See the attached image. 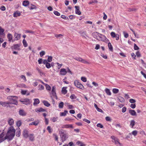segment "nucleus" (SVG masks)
Segmentation results:
<instances>
[{
	"label": "nucleus",
	"mask_w": 146,
	"mask_h": 146,
	"mask_svg": "<svg viewBox=\"0 0 146 146\" xmlns=\"http://www.w3.org/2000/svg\"><path fill=\"white\" fill-rule=\"evenodd\" d=\"M55 64L57 65L58 66L57 67L58 69H60L62 65V64H60L58 62H56Z\"/></svg>",
	"instance_id": "55"
},
{
	"label": "nucleus",
	"mask_w": 146,
	"mask_h": 146,
	"mask_svg": "<svg viewBox=\"0 0 146 146\" xmlns=\"http://www.w3.org/2000/svg\"><path fill=\"white\" fill-rule=\"evenodd\" d=\"M29 131L28 130L26 129H25L24 130L23 135L24 137L25 138H27L28 137L29 135Z\"/></svg>",
	"instance_id": "12"
},
{
	"label": "nucleus",
	"mask_w": 146,
	"mask_h": 146,
	"mask_svg": "<svg viewBox=\"0 0 146 146\" xmlns=\"http://www.w3.org/2000/svg\"><path fill=\"white\" fill-rule=\"evenodd\" d=\"M111 36L112 38H115V40H118L119 39V35L118 34H116L113 32H112L110 33Z\"/></svg>",
	"instance_id": "9"
},
{
	"label": "nucleus",
	"mask_w": 146,
	"mask_h": 146,
	"mask_svg": "<svg viewBox=\"0 0 146 146\" xmlns=\"http://www.w3.org/2000/svg\"><path fill=\"white\" fill-rule=\"evenodd\" d=\"M74 59L78 61L81 62L82 63H83L88 64H90V63L88 62L86 60L82 59L81 58L76 57L74 58Z\"/></svg>",
	"instance_id": "8"
},
{
	"label": "nucleus",
	"mask_w": 146,
	"mask_h": 146,
	"mask_svg": "<svg viewBox=\"0 0 146 146\" xmlns=\"http://www.w3.org/2000/svg\"><path fill=\"white\" fill-rule=\"evenodd\" d=\"M20 77L21 79H22L24 80V82H26L27 81V80L25 76L21 75L20 76Z\"/></svg>",
	"instance_id": "43"
},
{
	"label": "nucleus",
	"mask_w": 146,
	"mask_h": 146,
	"mask_svg": "<svg viewBox=\"0 0 146 146\" xmlns=\"http://www.w3.org/2000/svg\"><path fill=\"white\" fill-rule=\"evenodd\" d=\"M21 46V44H16L13 45L11 47V49H13L15 50H20V48L19 47Z\"/></svg>",
	"instance_id": "13"
},
{
	"label": "nucleus",
	"mask_w": 146,
	"mask_h": 146,
	"mask_svg": "<svg viewBox=\"0 0 146 146\" xmlns=\"http://www.w3.org/2000/svg\"><path fill=\"white\" fill-rule=\"evenodd\" d=\"M125 98L127 99H128V98H130V96H129V95L128 94H124V96Z\"/></svg>",
	"instance_id": "60"
},
{
	"label": "nucleus",
	"mask_w": 146,
	"mask_h": 146,
	"mask_svg": "<svg viewBox=\"0 0 146 146\" xmlns=\"http://www.w3.org/2000/svg\"><path fill=\"white\" fill-rule=\"evenodd\" d=\"M105 91L106 94L108 95H111V93L110 90L107 88H106L105 89Z\"/></svg>",
	"instance_id": "35"
},
{
	"label": "nucleus",
	"mask_w": 146,
	"mask_h": 146,
	"mask_svg": "<svg viewBox=\"0 0 146 146\" xmlns=\"http://www.w3.org/2000/svg\"><path fill=\"white\" fill-rule=\"evenodd\" d=\"M119 91V90L117 88H113L112 90V92L114 94L117 93Z\"/></svg>",
	"instance_id": "45"
},
{
	"label": "nucleus",
	"mask_w": 146,
	"mask_h": 146,
	"mask_svg": "<svg viewBox=\"0 0 146 146\" xmlns=\"http://www.w3.org/2000/svg\"><path fill=\"white\" fill-rule=\"evenodd\" d=\"M15 130L13 126H11L9 127L6 134V139L8 141L13 139L15 136Z\"/></svg>",
	"instance_id": "1"
},
{
	"label": "nucleus",
	"mask_w": 146,
	"mask_h": 146,
	"mask_svg": "<svg viewBox=\"0 0 146 146\" xmlns=\"http://www.w3.org/2000/svg\"><path fill=\"white\" fill-rule=\"evenodd\" d=\"M21 34L15 33L14 35L15 38L16 40H18L21 38Z\"/></svg>",
	"instance_id": "20"
},
{
	"label": "nucleus",
	"mask_w": 146,
	"mask_h": 146,
	"mask_svg": "<svg viewBox=\"0 0 146 146\" xmlns=\"http://www.w3.org/2000/svg\"><path fill=\"white\" fill-rule=\"evenodd\" d=\"M53 13L56 16H59L60 15V13L57 11H54Z\"/></svg>",
	"instance_id": "59"
},
{
	"label": "nucleus",
	"mask_w": 146,
	"mask_h": 146,
	"mask_svg": "<svg viewBox=\"0 0 146 146\" xmlns=\"http://www.w3.org/2000/svg\"><path fill=\"white\" fill-rule=\"evenodd\" d=\"M135 124V121L134 120H131L130 121L129 126L131 128H133Z\"/></svg>",
	"instance_id": "23"
},
{
	"label": "nucleus",
	"mask_w": 146,
	"mask_h": 146,
	"mask_svg": "<svg viewBox=\"0 0 146 146\" xmlns=\"http://www.w3.org/2000/svg\"><path fill=\"white\" fill-rule=\"evenodd\" d=\"M8 124L10 126H12L14 123V121L12 118L10 117L7 120Z\"/></svg>",
	"instance_id": "15"
},
{
	"label": "nucleus",
	"mask_w": 146,
	"mask_h": 146,
	"mask_svg": "<svg viewBox=\"0 0 146 146\" xmlns=\"http://www.w3.org/2000/svg\"><path fill=\"white\" fill-rule=\"evenodd\" d=\"M67 87H63L62 89V92L64 94H66L67 93Z\"/></svg>",
	"instance_id": "27"
},
{
	"label": "nucleus",
	"mask_w": 146,
	"mask_h": 146,
	"mask_svg": "<svg viewBox=\"0 0 146 146\" xmlns=\"http://www.w3.org/2000/svg\"><path fill=\"white\" fill-rule=\"evenodd\" d=\"M81 80L84 82H86L87 81V79L86 78L82 77L81 78Z\"/></svg>",
	"instance_id": "63"
},
{
	"label": "nucleus",
	"mask_w": 146,
	"mask_h": 146,
	"mask_svg": "<svg viewBox=\"0 0 146 146\" xmlns=\"http://www.w3.org/2000/svg\"><path fill=\"white\" fill-rule=\"evenodd\" d=\"M29 4V2L28 1L25 0L23 1V5L25 6L26 7Z\"/></svg>",
	"instance_id": "32"
},
{
	"label": "nucleus",
	"mask_w": 146,
	"mask_h": 146,
	"mask_svg": "<svg viewBox=\"0 0 146 146\" xmlns=\"http://www.w3.org/2000/svg\"><path fill=\"white\" fill-rule=\"evenodd\" d=\"M138 131L136 130H135L132 131L131 132V134H132L135 137L137 135Z\"/></svg>",
	"instance_id": "42"
},
{
	"label": "nucleus",
	"mask_w": 146,
	"mask_h": 146,
	"mask_svg": "<svg viewBox=\"0 0 146 146\" xmlns=\"http://www.w3.org/2000/svg\"><path fill=\"white\" fill-rule=\"evenodd\" d=\"M118 101L121 103L124 102H125L124 98L121 96H119L118 98Z\"/></svg>",
	"instance_id": "33"
},
{
	"label": "nucleus",
	"mask_w": 146,
	"mask_h": 146,
	"mask_svg": "<svg viewBox=\"0 0 146 146\" xmlns=\"http://www.w3.org/2000/svg\"><path fill=\"white\" fill-rule=\"evenodd\" d=\"M51 94L52 95V96L53 97H55L56 99H57L56 93V87H55V86H53L52 87V90L51 92Z\"/></svg>",
	"instance_id": "10"
},
{
	"label": "nucleus",
	"mask_w": 146,
	"mask_h": 146,
	"mask_svg": "<svg viewBox=\"0 0 146 146\" xmlns=\"http://www.w3.org/2000/svg\"><path fill=\"white\" fill-rule=\"evenodd\" d=\"M132 138V137L131 135V133H129L125 137V139H131Z\"/></svg>",
	"instance_id": "44"
},
{
	"label": "nucleus",
	"mask_w": 146,
	"mask_h": 146,
	"mask_svg": "<svg viewBox=\"0 0 146 146\" xmlns=\"http://www.w3.org/2000/svg\"><path fill=\"white\" fill-rule=\"evenodd\" d=\"M67 73L66 69L65 68H62L59 72L60 74L62 76L65 75Z\"/></svg>",
	"instance_id": "14"
},
{
	"label": "nucleus",
	"mask_w": 146,
	"mask_h": 146,
	"mask_svg": "<svg viewBox=\"0 0 146 146\" xmlns=\"http://www.w3.org/2000/svg\"><path fill=\"white\" fill-rule=\"evenodd\" d=\"M108 46L109 49L111 51H112L113 50V48L110 42H109L108 44Z\"/></svg>",
	"instance_id": "38"
},
{
	"label": "nucleus",
	"mask_w": 146,
	"mask_h": 146,
	"mask_svg": "<svg viewBox=\"0 0 146 146\" xmlns=\"http://www.w3.org/2000/svg\"><path fill=\"white\" fill-rule=\"evenodd\" d=\"M38 90H42L44 89V87L42 85H39L38 86Z\"/></svg>",
	"instance_id": "40"
},
{
	"label": "nucleus",
	"mask_w": 146,
	"mask_h": 146,
	"mask_svg": "<svg viewBox=\"0 0 146 146\" xmlns=\"http://www.w3.org/2000/svg\"><path fill=\"white\" fill-rule=\"evenodd\" d=\"M7 37L8 39V40L9 42H11L13 38V36L11 34L9 33L7 35Z\"/></svg>",
	"instance_id": "26"
},
{
	"label": "nucleus",
	"mask_w": 146,
	"mask_h": 146,
	"mask_svg": "<svg viewBox=\"0 0 146 146\" xmlns=\"http://www.w3.org/2000/svg\"><path fill=\"white\" fill-rule=\"evenodd\" d=\"M63 128H73V127L72 125V124H66L63 125V127H62Z\"/></svg>",
	"instance_id": "24"
},
{
	"label": "nucleus",
	"mask_w": 146,
	"mask_h": 146,
	"mask_svg": "<svg viewBox=\"0 0 146 146\" xmlns=\"http://www.w3.org/2000/svg\"><path fill=\"white\" fill-rule=\"evenodd\" d=\"M20 102L22 104L27 105L30 104V100L27 98L23 99L22 100H20Z\"/></svg>",
	"instance_id": "11"
},
{
	"label": "nucleus",
	"mask_w": 146,
	"mask_h": 146,
	"mask_svg": "<svg viewBox=\"0 0 146 146\" xmlns=\"http://www.w3.org/2000/svg\"><path fill=\"white\" fill-rule=\"evenodd\" d=\"M22 123L21 121H19L16 123L18 127H20Z\"/></svg>",
	"instance_id": "53"
},
{
	"label": "nucleus",
	"mask_w": 146,
	"mask_h": 146,
	"mask_svg": "<svg viewBox=\"0 0 146 146\" xmlns=\"http://www.w3.org/2000/svg\"><path fill=\"white\" fill-rule=\"evenodd\" d=\"M36 112H44L45 111V110L42 108H40L36 109Z\"/></svg>",
	"instance_id": "31"
},
{
	"label": "nucleus",
	"mask_w": 146,
	"mask_h": 146,
	"mask_svg": "<svg viewBox=\"0 0 146 146\" xmlns=\"http://www.w3.org/2000/svg\"><path fill=\"white\" fill-rule=\"evenodd\" d=\"M59 132L62 141L63 142L68 138V135L65 131L62 130L59 131Z\"/></svg>",
	"instance_id": "2"
},
{
	"label": "nucleus",
	"mask_w": 146,
	"mask_h": 146,
	"mask_svg": "<svg viewBox=\"0 0 146 146\" xmlns=\"http://www.w3.org/2000/svg\"><path fill=\"white\" fill-rule=\"evenodd\" d=\"M29 140L31 141H33L34 140V135L33 134H30L29 135Z\"/></svg>",
	"instance_id": "22"
},
{
	"label": "nucleus",
	"mask_w": 146,
	"mask_h": 146,
	"mask_svg": "<svg viewBox=\"0 0 146 146\" xmlns=\"http://www.w3.org/2000/svg\"><path fill=\"white\" fill-rule=\"evenodd\" d=\"M39 123V121H36L34 122H32L31 123L29 124L30 125H37Z\"/></svg>",
	"instance_id": "29"
},
{
	"label": "nucleus",
	"mask_w": 146,
	"mask_h": 146,
	"mask_svg": "<svg viewBox=\"0 0 146 146\" xmlns=\"http://www.w3.org/2000/svg\"><path fill=\"white\" fill-rule=\"evenodd\" d=\"M9 102H0V104L4 106H5L6 105V104L9 105Z\"/></svg>",
	"instance_id": "41"
},
{
	"label": "nucleus",
	"mask_w": 146,
	"mask_h": 146,
	"mask_svg": "<svg viewBox=\"0 0 146 146\" xmlns=\"http://www.w3.org/2000/svg\"><path fill=\"white\" fill-rule=\"evenodd\" d=\"M47 129L49 133H50L52 132V130L51 129L50 127V126H48L47 127Z\"/></svg>",
	"instance_id": "57"
},
{
	"label": "nucleus",
	"mask_w": 146,
	"mask_h": 146,
	"mask_svg": "<svg viewBox=\"0 0 146 146\" xmlns=\"http://www.w3.org/2000/svg\"><path fill=\"white\" fill-rule=\"evenodd\" d=\"M14 98H17V96H8L7 97V99L9 100V104H13L15 105H17L18 104V102L16 99H14Z\"/></svg>",
	"instance_id": "3"
},
{
	"label": "nucleus",
	"mask_w": 146,
	"mask_h": 146,
	"mask_svg": "<svg viewBox=\"0 0 146 146\" xmlns=\"http://www.w3.org/2000/svg\"><path fill=\"white\" fill-rule=\"evenodd\" d=\"M34 102L33 103V105L35 106L39 104L40 101L38 99H34Z\"/></svg>",
	"instance_id": "25"
},
{
	"label": "nucleus",
	"mask_w": 146,
	"mask_h": 146,
	"mask_svg": "<svg viewBox=\"0 0 146 146\" xmlns=\"http://www.w3.org/2000/svg\"><path fill=\"white\" fill-rule=\"evenodd\" d=\"M6 133L3 131H0V143L6 139L5 135Z\"/></svg>",
	"instance_id": "5"
},
{
	"label": "nucleus",
	"mask_w": 146,
	"mask_h": 146,
	"mask_svg": "<svg viewBox=\"0 0 146 146\" xmlns=\"http://www.w3.org/2000/svg\"><path fill=\"white\" fill-rule=\"evenodd\" d=\"M68 111L67 110H64L63 112H60V116H65L66 115V114L68 113Z\"/></svg>",
	"instance_id": "28"
},
{
	"label": "nucleus",
	"mask_w": 146,
	"mask_h": 146,
	"mask_svg": "<svg viewBox=\"0 0 146 146\" xmlns=\"http://www.w3.org/2000/svg\"><path fill=\"white\" fill-rule=\"evenodd\" d=\"M70 98L72 99H76V97L74 94H72L70 96Z\"/></svg>",
	"instance_id": "51"
},
{
	"label": "nucleus",
	"mask_w": 146,
	"mask_h": 146,
	"mask_svg": "<svg viewBox=\"0 0 146 146\" xmlns=\"http://www.w3.org/2000/svg\"><path fill=\"white\" fill-rule=\"evenodd\" d=\"M58 119V117H54L51 119L50 120L52 121V122H54L57 121V119Z\"/></svg>",
	"instance_id": "46"
},
{
	"label": "nucleus",
	"mask_w": 146,
	"mask_h": 146,
	"mask_svg": "<svg viewBox=\"0 0 146 146\" xmlns=\"http://www.w3.org/2000/svg\"><path fill=\"white\" fill-rule=\"evenodd\" d=\"M21 13L19 11H17L15 12L13 14V16L14 17H16L20 16L21 15Z\"/></svg>",
	"instance_id": "18"
},
{
	"label": "nucleus",
	"mask_w": 146,
	"mask_h": 146,
	"mask_svg": "<svg viewBox=\"0 0 146 146\" xmlns=\"http://www.w3.org/2000/svg\"><path fill=\"white\" fill-rule=\"evenodd\" d=\"M136 10V9L134 8H129L127 9V11L129 12H131V11H135Z\"/></svg>",
	"instance_id": "48"
},
{
	"label": "nucleus",
	"mask_w": 146,
	"mask_h": 146,
	"mask_svg": "<svg viewBox=\"0 0 146 146\" xmlns=\"http://www.w3.org/2000/svg\"><path fill=\"white\" fill-rule=\"evenodd\" d=\"M19 113L20 115L25 116L27 115V113L23 110L20 109L19 111Z\"/></svg>",
	"instance_id": "16"
},
{
	"label": "nucleus",
	"mask_w": 146,
	"mask_h": 146,
	"mask_svg": "<svg viewBox=\"0 0 146 146\" xmlns=\"http://www.w3.org/2000/svg\"><path fill=\"white\" fill-rule=\"evenodd\" d=\"M44 84L46 87V90L48 91H50L51 89V88L50 86L48 84Z\"/></svg>",
	"instance_id": "39"
},
{
	"label": "nucleus",
	"mask_w": 146,
	"mask_h": 146,
	"mask_svg": "<svg viewBox=\"0 0 146 146\" xmlns=\"http://www.w3.org/2000/svg\"><path fill=\"white\" fill-rule=\"evenodd\" d=\"M123 34L125 38H127L129 36L128 34L125 32H123Z\"/></svg>",
	"instance_id": "56"
},
{
	"label": "nucleus",
	"mask_w": 146,
	"mask_h": 146,
	"mask_svg": "<svg viewBox=\"0 0 146 146\" xmlns=\"http://www.w3.org/2000/svg\"><path fill=\"white\" fill-rule=\"evenodd\" d=\"M75 8L76 9L75 12L76 14L80 15L81 14V12L80 11V7L78 6H75Z\"/></svg>",
	"instance_id": "17"
},
{
	"label": "nucleus",
	"mask_w": 146,
	"mask_h": 146,
	"mask_svg": "<svg viewBox=\"0 0 146 146\" xmlns=\"http://www.w3.org/2000/svg\"><path fill=\"white\" fill-rule=\"evenodd\" d=\"M52 58L51 56H48V61L49 62H51L52 61Z\"/></svg>",
	"instance_id": "61"
},
{
	"label": "nucleus",
	"mask_w": 146,
	"mask_h": 146,
	"mask_svg": "<svg viewBox=\"0 0 146 146\" xmlns=\"http://www.w3.org/2000/svg\"><path fill=\"white\" fill-rule=\"evenodd\" d=\"M29 7L30 10H32L34 9H35L36 7L34 5H31V6H29Z\"/></svg>",
	"instance_id": "50"
},
{
	"label": "nucleus",
	"mask_w": 146,
	"mask_h": 146,
	"mask_svg": "<svg viewBox=\"0 0 146 146\" xmlns=\"http://www.w3.org/2000/svg\"><path fill=\"white\" fill-rule=\"evenodd\" d=\"M129 113L132 116H136V113L134 110H129Z\"/></svg>",
	"instance_id": "21"
},
{
	"label": "nucleus",
	"mask_w": 146,
	"mask_h": 146,
	"mask_svg": "<svg viewBox=\"0 0 146 146\" xmlns=\"http://www.w3.org/2000/svg\"><path fill=\"white\" fill-rule=\"evenodd\" d=\"M67 145V146H74V145L72 142H69Z\"/></svg>",
	"instance_id": "64"
},
{
	"label": "nucleus",
	"mask_w": 146,
	"mask_h": 146,
	"mask_svg": "<svg viewBox=\"0 0 146 146\" xmlns=\"http://www.w3.org/2000/svg\"><path fill=\"white\" fill-rule=\"evenodd\" d=\"M23 43L24 47H26L27 46L28 44L25 39H24L23 40Z\"/></svg>",
	"instance_id": "37"
},
{
	"label": "nucleus",
	"mask_w": 146,
	"mask_h": 146,
	"mask_svg": "<svg viewBox=\"0 0 146 146\" xmlns=\"http://www.w3.org/2000/svg\"><path fill=\"white\" fill-rule=\"evenodd\" d=\"M36 69L38 71V72L39 73L40 75L42 76L44 74V73L43 72H42L41 70L40 69V68L38 67H37L36 68Z\"/></svg>",
	"instance_id": "30"
},
{
	"label": "nucleus",
	"mask_w": 146,
	"mask_h": 146,
	"mask_svg": "<svg viewBox=\"0 0 146 146\" xmlns=\"http://www.w3.org/2000/svg\"><path fill=\"white\" fill-rule=\"evenodd\" d=\"M42 103L45 106L47 107H48L50 106V104H49L48 102L46 101H42Z\"/></svg>",
	"instance_id": "34"
},
{
	"label": "nucleus",
	"mask_w": 146,
	"mask_h": 146,
	"mask_svg": "<svg viewBox=\"0 0 146 146\" xmlns=\"http://www.w3.org/2000/svg\"><path fill=\"white\" fill-rule=\"evenodd\" d=\"M61 17L64 19H68V18L67 17H66L64 15H62L61 16Z\"/></svg>",
	"instance_id": "62"
},
{
	"label": "nucleus",
	"mask_w": 146,
	"mask_h": 146,
	"mask_svg": "<svg viewBox=\"0 0 146 146\" xmlns=\"http://www.w3.org/2000/svg\"><path fill=\"white\" fill-rule=\"evenodd\" d=\"M97 38L99 41L103 42H105L107 40H108L105 35L100 33L98 34V36H97Z\"/></svg>",
	"instance_id": "4"
},
{
	"label": "nucleus",
	"mask_w": 146,
	"mask_h": 146,
	"mask_svg": "<svg viewBox=\"0 0 146 146\" xmlns=\"http://www.w3.org/2000/svg\"><path fill=\"white\" fill-rule=\"evenodd\" d=\"M64 103L63 102H61L58 105V107L60 108H62L63 107Z\"/></svg>",
	"instance_id": "47"
},
{
	"label": "nucleus",
	"mask_w": 146,
	"mask_h": 146,
	"mask_svg": "<svg viewBox=\"0 0 146 146\" xmlns=\"http://www.w3.org/2000/svg\"><path fill=\"white\" fill-rule=\"evenodd\" d=\"M129 102L131 103H134L136 102V100L133 99H130L129 100Z\"/></svg>",
	"instance_id": "58"
},
{
	"label": "nucleus",
	"mask_w": 146,
	"mask_h": 146,
	"mask_svg": "<svg viewBox=\"0 0 146 146\" xmlns=\"http://www.w3.org/2000/svg\"><path fill=\"white\" fill-rule=\"evenodd\" d=\"M4 31V30L0 27V36L2 35Z\"/></svg>",
	"instance_id": "49"
},
{
	"label": "nucleus",
	"mask_w": 146,
	"mask_h": 146,
	"mask_svg": "<svg viewBox=\"0 0 146 146\" xmlns=\"http://www.w3.org/2000/svg\"><path fill=\"white\" fill-rule=\"evenodd\" d=\"M74 84L77 88L82 90L84 89V86L78 80L74 81Z\"/></svg>",
	"instance_id": "7"
},
{
	"label": "nucleus",
	"mask_w": 146,
	"mask_h": 146,
	"mask_svg": "<svg viewBox=\"0 0 146 146\" xmlns=\"http://www.w3.org/2000/svg\"><path fill=\"white\" fill-rule=\"evenodd\" d=\"M21 133V130L19 128V129H18L16 133V135L17 137H19L20 136Z\"/></svg>",
	"instance_id": "36"
},
{
	"label": "nucleus",
	"mask_w": 146,
	"mask_h": 146,
	"mask_svg": "<svg viewBox=\"0 0 146 146\" xmlns=\"http://www.w3.org/2000/svg\"><path fill=\"white\" fill-rule=\"evenodd\" d=\"M25 33H31L32 34H33L34 33L33 31L30 30H25Z\"/></svg>",
	"instance_id": "52"
},
{
	"label": "nucleus",
	"mask_w": 146,
	"mask_h": 146,
	"mask_svg": "<svg viewBox=\"0 0 146 146\" xmlns=\"http://www.w3.org/2000/svg\"><path fill=\"white\" fill-rule=\"evenodd\" d=\"M17 87L19 88H27V87L24 84H21L16 85Z\"/></svg>",
	"instance_id": "19"
},
{
	"label": "nucleus",
	"mask_w": 146,
	"mask_h": 146,
	"mask_svg": "<svg viewBox=\"0 0 146 146\" xmlns=\"http://www.w3.org/2000/svg\"><path fill=\"white\" fill-rule=\"evenodd\" d=\"M45 54V51H41V52H40V57H42L43 55H44Z\"/></svg>",
	"instance_id": "54"
},
{
	"label": "nucleus",
	"mask_w": 146,
	"mask_h": 146,
	"mask_svg": "<svg viewBox=\"0 0 146 146\" xmlns=\"http://www.w3.org/2000/svg\"><path fill=\"white\" fill-rule=\"evenodd\" d=\"M111 138L112 139V142L114 143L116 145L118 144L120 146H122V144L119 141V140L118 138L115 137L114 136L111 137Z\"/></svg>",
	"instance_id": "6"
}]
</instances>
